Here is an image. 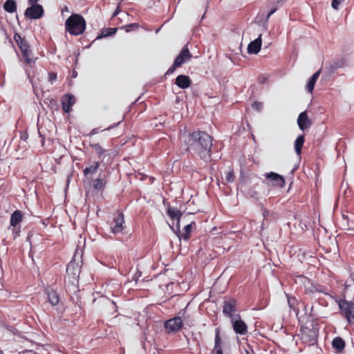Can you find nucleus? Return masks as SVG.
<instances>
[{
	"label": "nucleus",
	"instance_id": "4",
	"mask_svg": "<svg viewBox=\"0 0 354 354\" xmlns=\"http://www.w3.org/2000/svg\"><path fill=\"white\" fill-rule=\"evenodd\" d=\"M338 306L342 315L348 324H351L354 321V299L348 301L341 299L338 301Z\"/></svg>",
	"mask_w": 354,
	"mask_h": 354
},
{
	"label": "nucleus",
	"instance_id": "12",
	"mask_svg": "<svg viewBox=\"0 0 354 354\" xmlns=\"http://www.w3.org/2000/svg\"><path fill=\"white\" fill-rule=\"evenodd\" d=\"M167 214L171 219L176 221V227H171V228L172 229L173 232L176 235H180V217L182 216L181 212L176 208L169 207L167 209Z\"/></svg>",
	"mask_w": 354,
	"mask_h": 354
},
{
	"label": "nucleus",
	"instance_id": "36",
	"mask_svg": "<svg viewBox=\"0 0 354 354\" xmlns=\"http://www.w3.org/2000/svg\"><path fill=\"white\" fill-rule=\"evenodd\" d=\"M125 265H126V261L121 258L119 260V263H118V270L122 274H124V272H128L127 269H126V268H125Z\"/></svg>",
	"mask_w": 354,
	"mask_h": 354
},
{
	"label": "nucleus",
	"instance_id": "28",
	"mask_svg": "<svg viewBox=\"0 0 354 354\" xmlns=\"http://www.w3.org/2000/svg\"><path fill=\"white\" fill-rule=\"evenodd\" d=\"M118 30L117 28H106L101 30L100 33L96 37L95 40L101 39L112 35H114Z\"/></svg>",
	"mask_w": 354,
	"mask_h": 354
},
{
	"label": "nucleus",
	"instance_id": "18",
	"mask_svg": "<svg viewBox=\"0 0 354 354\" xmlns=\"http://www.w3.org/2000/svg\"><path fill=\"white\" fill-rule=\"evenodd\" d=\"M100 166V162H93V164H91L89 166L86 167L83 169V174L84 176L87 179V180H92V175L95 174L97 169H99Z\"/></svg>",
	"mask_w": 354,
	"mask_h": 354
},
{
	"label": "nucleus",
	"instance_id": "57",
	"mask_svg": "<svg viewBox=\"0 0 354 354\" xmlns=\"http://www.w3.org/2000/svg\"><path fill=\"white\" fill-rule=\"evenodd\" d=\"M68 12V8L67 6H65L64 8H62V12Z\"/></svg>",
	"mask_w": 354,
	"mask_h": 354
},
{
	"label": "nucleus",
	"instance_id": "48",
	"mask_svg": "<svg viewBox=\"0 0 354 354\" xmlns=\"http://www.w3.org/2000/svg\"><path fill=\"white\" fill-rule=\"evenodd\" d=\"M28 138V134L27 132L21 131L20 132V139L22 141L26 142Z\"/></svg>",
	"mask_w": 354,
	"mask_h": 354
},
{
	"label": "nucleus",
	"instance_id": "41",
	"mask_svg": "<svg viewBox=\"0 0 354 354\" xmlns=\"http://www.w3.org/2000/svg\"><path fill=\"white\" fill-rule=\"evenodd\" d=\"M178 67L179 66L174 62L173 64L168 68L165 75L172 74Z\"/></svg>",
	"mask_w": 354,
	"mask_h": 354
},
{
	"label": "nucleus",
	"instance_id": "60",
	"mask_svg": "<svg viewBox=\"0 0 354 354\" xmlns=\"http://www.w3.org/2000/svg\"><path fill=\"white\" fill-rule=\"evenodd\" d=\"M159 30H160V28L157 29L156 32H158L159 31Z\"/></svg>",
	"mask_w": 354,
	"mask_h": 354
},
{
	"label": "nucleus",
	"instance_id": "62",
	"mask_svg": "<svg viewBox=\"0 0 354 354\" xmlns=\"http://www.w3.org/2000/svg\"><path fill=\"white\" fill-rule=\"evenodd\" d=\"M180 0L178 1V2L180 1Z\"/></svg>",
	"mask_w": 354,
	"mask_h": 354
},
{
	"label": "nucleus",
	"instance_id": "15",
	"mask_svg": "<svg viewBox=\"0 0 354 354\" xmlns=\"http://www.w3.org/2000/svg\"><path fill=\"white\" fill-rule=\"evenodd\" d=\"M75 103V98L71 93L65 94L62 98V109L65 113H70Z\"/></svg>",
	"mask_w": 354,
	"mask_h": 354
},
{
	"label": "nucleus",
	"instance_id": "44",
	"mask_svg": "<svg viewBox=\"0 0 354 354\" xmlns=\"http://www.w3.org/2000/svg\"><path fill=\"white\" fill-rule=\"evenodd\" d=\"M262 209V212H263V216L264 218V219L266 218V217L269 216H272L274 215V213H270L269 210H268L267 209H266L264 207H262L261 208Z\"/></svg>",
	"mask_w": 354,
	"mask_h": 354
},
{
	"label": "nucleus",
	"instance_id": "33",
	"mask_svg": "<svg viewBox=\"0 0 354 354\" xmlns=\"http://www.w3.org/2000/svg\"><path fill=\"white\" fill-rule=\"evenodd\" d=\"M288 304L289 307L292 309L294 311L298 310L297 308V306L298 305V300L295 297H291L288 295H286Z\"/></svg>",
	"mask_w": 354,
	"mask_h": 354
},
{
	"label": "nucleus",
	"instance_id": "9",
	"mask_svg": "<svg viewBox=\"0 0 354 354\" xmlns=\"http://www.w3.org/2000/svg\"><path fill=\"white\" fill-rule=\"evenodd\" d=\"M47 301L53 306L55 307V309L59 313H63L64 308L62 304L59 303V297L57 292L51 289L46 290Z\"/></svg>",
	"mask_w": 354,
	"mask_h": 354
},
{
	"label": "nucleus",
	"instance_id": "53",
	"mask_svg": "<svg viewBox=\"0 0 354 354\" xmlns=\"http://www.w3.org/2000/svg\"><path fill=\"white\" fill-rule=\"evenodd\" d=\"M39 0H28V4L29 6H33V5H39L37 3V1H39Z\"/></svg>",
	"mask_w": 354,
	"mask_h": 354
},
{
	"label": "nucleus",
	"instance_id": "11",
	"mask_svg": "<svg viewBox=\"0 0 354 354\" xmlns=\"http://www.w3.org/2000/svg\"><path fill=\"white\" fill-rule=\"evenodd\" d=\"M183 326V320L180 315L174 317V318L166 320L164 322V327L169 333H176Z\"/></svg>",
	"mask_w": 354,
	"mask_h": 354
},
{
	"label": "nucleus",
	"instance_id": "20",
	"mask_svg": "<svg viewBox=\"0 0 354 354\" xmlns=\"http://www.w3.org/2000/svg\"><path fill=\"white\" fill-rule=\"evenodd\" d=\"M66 273L68 275L72 276L74 279H76L80 273L79 263L75 261H71L66 266Z\"/></svg>",
	"mask_w": 354,
	"mask_h": 354
},
{
	"label": "nucleus",
	"instance_id": "47",
	"mask_svg": "<svg viewBox=\"0 0 354 354\" xmlns=\"http://www.w3.org/2000/svg\"><path fill=\"white\" fill-rule=\"evenodd\" d=\"M277 10V7H274V8H271V10L268 12V14L266 15V19H265V21L266 23L268 21V19L270 18V17L273 15Z\"/></svg>",
	"mask_w": 354,
	"mask_h": 354
},
{
	"label": "nucleus",
	"instance_id": "42",
	"mask_svg": "<svg viewBox=\"0 0 354 354\" xmlns=\"http://www.w3.org/2000/svg\"><path fill=\"white\" fill-rule=\"evenodd\" d=\"M57 73L55 72H49L48 73V81L49 82H50L52 84H53V82L57 80Z\"/></svg>",
	"mask_w": 354,
	"mask_h": 354
},
{
	"label": "nucleus",
	"instance_id": "32",
	"mask_svg": "<svg viewBox=\"0 0 354 354\" xmlns=\"http://www.w3.org/2000/svg\"><path fill=\"white\" fill-rule=\"evenodd\" d=\"M21 55L27 64L30 65L32 63H35V60L32 56V53L30 49L28 50L21 51Z\"/></svg>",
	"mask_w": 354,
	"mask_h": 354
},
{
	"label": "nucleus",
	"instance_id": "40",
	"mask_svg": "<svg viewBox=\"0 0 354 354\" xmlns=\"http://www.w3.org/2000/svg\"><path fill=\"white\" fill-rule=\"evenodd\" d=\"M269 78L268 75H261L257 78V82L260 84H265Z\"/></svg>",
	"mask_w": 354,
	"mask_h": 354
},
{
	"label": "nucleus",
	"instance_id": "39",
	"mask_svg": "<svg viewBox=\"0 0 354 354\" xmlns=\"http://www.w3.org/2000/svg\"><path fill=\"white\" fill-rule=\"evenodd\" d=\"M252 107L253 109L260 111L263 108V104L261 102L255 101L252 104Z\"/></svg>",
	"mask_w": 354,
	"mask_h": 354
},
{
	"label": "nucleus",
	"instance_id": "22",
	"mask_svg": "<svg viewBox=\"0 0 354 354\" xmlns=\"http://www.w3.org/2000/svg\"><path fill=\"white\" fill-rule=\"evenodd\" d=\"M89 181L90 183L92 185L93 188L97 191L104 190L106 185V181L105 178H102L101 174H100L96 179H92L91 180Z\"/></svg>",
	"mask_w": 354,
	"mask_h": 354
},
{
	"label": "nucleus",
	"instance_id": "34",
	"mask_svg": "<svg viewBox=\"0 0 354 354\" xmlns=\"http://www.w3.org/2000/svg\"><path fill=\"white\" fill-rule=\"evenodd\" d=\"M311 302H312V306L310 308L311 310H313V302H318L319 304L322 306H328V303L326 301V299L322 298V297H318V295L315 298H314L313 301H311Z\"/></svg>",
	"mask_w": 354,
	"mask_h": 354
},
{
	"label": "nucleus",
	"instance_id": "30",
	"mask_svg": "<svg viewBox=\"0 0 354 354\" xmlns=\"http://www.w3.org/2000/svg\"><path fill=\"white\" fill-rule=\"evenodd\" d=\"M17 3L15 0H6L3 3V9L8 13H14L17 11Z\"/></svg>",
	"mask_w": 354,
	"mask_h": 354
},
{
	"label": "nucleus",
	"instance_id": "14",
	"mask_svg": "<svg viewBox=\"0 0 354 354\" xmlns=\"http://www.w3.org/2000/svg\"><path fill=\"white\" fill-rule=\"evenodd\" d=\"M192 57V55L189 52L187 45H185L174 62L180 67Z\"/></svg>",
	"mask_w": 354,
	"mask_h": 354
},
{
	"label": "nucleus",
	"instance_id": "3",
	"mask_svg": "<svg viewBox=\"0 0 354 354\" xmlns=\"http://www.w3.org/2000/svg\"><path fill=\"white\" fill-rule=\"evenodd\" d=\"M304 287L306 298L310 299L311 301H313V299L319 294L330 295L328 288L326 286L312 281L308 278L305 279Z\"/></svg>",
	"mask_w": 354,
	"mask_h": 354
},
{
	"label": "nucleus",
	"instance_id": "23",
	"mask_svg": "<svg viewBox=\"0 0 354 354\" xmlns=\"http://www.w3.org/2000/svg\"><path fill=\"white\" fill-rule=\"evenodd\" d=\"M221 339L220 337L219 328L215 329V339H214V347L212 351V354H223V349L221 347Z\"/></svg>",
	"mask_w": 354,
	"mask_h": 354
},
{
	"label": "nucleus",
	"instance_id": "6",
	"mask_svg": "<svg viewBox=\"0 0 354 354\" xmlns=\"http://www.w3.org/2000/svg\"><path fill=\"white\" fill-rule=\"evenodd\" d=\"M237 306V301L234 298L225 299L223 302V313L225 316L230 318V320L236 317V312Z\"/></svg>",
	"mask_w": 354,
	"mask_h": 354
},
{
	"label": "nucleus",
	"instance_id": "45",
	"mask_svg": "<svg viewBox=\"0 0 354 354\" xmlns=\"http://www.w3.org/2000/svg\"><path fill=\"white\" fill-rule=\"evenodd\" d=\"M142 276V272L137 269L136 273L133 274L132 277V280L135 281L136 283L138 281L139 278Z\"/></svg>",
	"mask_w": 354,
	"mask_h": 354
},
{
	"label": "nucleus",
	"instance_id": "19",
	"mask_svg": "<svg viewBox=\"0 0 354 354\" xmlns=\"http://www.w3.org/2000/svg\"><path fill=\"white\" fill-rule=\"evenodd\" d=\"M176 85L181 89L188 88L192 84L191 78L186 75H179L176 78Z\"/></svg>",
	"mask_w": 354,
	"mask_h": 354
},
{
	"label": "nucleus",
	"instance_id": "38",
	"mask_svg": "<svg viewBox=\"0 0 354 354\" xmlns=\"http://www.w3.org/2000/svg\"><path fill=\"white\" fill-rule=\"evenodd\" d=\"M138 27H139V24L138 23H132V24H129L125 26L124 28H125V31L127 32H129L131 31L133 29L138 28Z\"/></svg>",
	"mask_w": 354,
	"mask_h": 354
},
{
	"label": "nucleus",
	"instance_id": "52",
	"mask_svg": "<svg viewBox=\"0 0 354 354\" xmlns=\"http://www.w3.org/2000/svg\"><path fill=\"white\" fill-rule=\"evenodd\" d=\"M186 308H187V306H185V308L184 309H183L180 311H179L178 315H180V317H184V315H185V311H186ZM183 319L185 320V317H183Z\"/></svg>",
	"mask_w": 354,
	"mask_h": 354
},
{
	"label": "nucleus",
	"instance_id": "37",
	"mask_svg": "<svg viewBox=\"0 0 354 354\" xmlns=\"http://www.w3.org/2000/svg\"><path fill=\"white\" fill-rule=\"evenodd\" d=\"M21 227L20 225H18L17 227H12V235H13V239H16L17 237H19L20 236V233H21Z\"/></svg>",
	"mask_w": 354,
	"mask_h": 354
},
{
	"label": "nucleus",
	"instance_id": "24",
	"mask_svg": "<svg viewBox=\"0 0 354 354\" xmlns=\"http://www.w3.org/2000/svg\"><path fill=\"white\" fill-rule=\"evenodd\" d=\"M332 346L337 353H342L345 348L346 343L341 337H336L332 341Z\"/></svg>",
	"mask_w": 354,
	"mask_h": 354
},
{
	"label": "nucleus",
	"instance_id": "31",
	"mask_svg": "<svg viewBox=\"0 0 354 354\" xmlns=\"http://www.w3.org/2000/svg\"><path fill=\"white\" fill-rule=\"evenodd\" d=\"M90 146L94 149L96 154L97 155V156L99 157V158H102V160H104V156H103V154L106 151V150H104L101 146L100 144L98 143H91L90 144Z\"/></svg>",
	"mask_w": 354,
	"mask_h": 354
},
{
	"label": "nucleus",
	"instance_id": "50",
	"mask_svg": "<svg viewBox=\"0 0 354 354\" xmlns=\"http://www.w3.org/2000/svg\"><path fill=\"white\" fill-rule=\"evenodd\" d=\"M248 348L245 349L246 354H255L253 348L250 344H248Z\"/></svg>",
	"mask_w": 354,
	"mask_h": 354
},
{
	"label": "nucleus",
	"instance_id": "13",
	"mask_svg": "<svg viewBox=\"0 0 354 354\" xmlns=\"http://www.w3.org/2000/svg\"><path fill=\"white\" fill-rule=\"evenodd\" d=\"M312 326H313L312 325ZM301 338L310 345H313L317 342V330L314 327L312 329L306 328L301 333Z\"/></svg>",
	"mask_w": 354,
	"mask_h": 354
},
{
	"label": "nucleus",
	"instance_id": "29",
	"mask_svg": "<svg viewBox=\"0 0 354 354\" xmlns=\"http://www.w3.org/2000/svg\"><path fill=\"white\" fill-rule=\"evenodd\" d=\"M305 142V136L304 134L297 136L295 141V150L297 155L300 156L301 153L302 147Z\"/></svg>",
	"mask_w": 354,
	"mask_h": 354
},
{
	"label": "nucleus",
	"instance_id": "43",
	"mask_svg": "<svg viewBox=\"0 0 354 354\" xmlns=\"http://www.w3.org/2000/svg\"><path fill=\"white\" fill-rule=\"evenodd\" d=\"M248 194L251 198H254V199H258L259 194L254 189H249Z\"/></svg>",
	"mask_w": 354,
	"mask_h": 354
},
{
	"label": "nucleus",
	"instance_id": "59",
	"mask_svg": "<svg viewBox=\"0 0 354 354\" xmlns=\"http://www.w3.org/2000/svg\"><path fill=\"white\" fill-rule=\"evenodd\" d=\"M263 225H264V223H263H263H262V224H261V229H263Z\"/></svg>",
	"mask_w": 354,
	"mask_h": 354
},
{
	"label": "nucleus",
	"instance_id": "55",
	"mask_svg": "<svg viewBox=\"0 0 354 354\" xmlns=\"http://www.w3.org/2000/svg\"><path fill=\"white\" fill-rule=\"evenodd\" d=\"M286 1L287 0H274L276 3H277V4H282V3H285Z\"/></svg>",
	"mask_w": 354,
	"mask_h": 354
},
{
	"label": "nucleus",
	"instance_id": "25",
	"mask_svg": "<svg viewBox=\"0 0 354 354\" xmlns=\"http://www.w3.org/2000/svg\"><path fill=\"white\" fill-rule=\"evenodd\" d=\"M14 39L17 42L21 52L23 50H28L30 49V46L25 38L22 37L19 33H15Z\"/></svg>",
	"mask_w": 354,
	"mask_h": 354
},
{
	"label": "nucleus",
	"instance_id": "17",
	"mask_svg": "<svg viewBox=\"0 0 354 354\" xmlns=\"http://www.w3.org/2000/svg\"><path fill=\"white\" fill-rule=\"evenodd\" d=\"M297 124L300 130L305 131L308 128H309L311 125V122L308 117L307 113L306 111L299 113L297 118Z\"/></svg>",
	"mask_w": 354,
	"mask_h": 354
},
{
	"label": "nucleus",
	"instance_id": "54",
	"mask_svg": "<svg viewBox=\"0 0 354 354\" xmlns=\"http://www.w3.org/2000/svg\"><path fill=\"white\" fill-rule=\"evenodd\" d=\"M120 6H118L113 14V17L117 16L120 13Z\"/></svg>",
	"mask_w": 354,
	"mask_h": 354
},
{
	"label": "nucleus",
	"instance_id": "35",
	"mask_svg": "<svg viewBox=\"0 0 354 354\" xmlns=\"http://www.w3.org/2000/svg\"><path fill=\"white\" fill-rule=\"evenodd\" d=\"M225 174V180L228 183H233L235 180V176L233 169H230Z\"/></svg>",
	"mask_w": 354,
	"mask_h": 354
},
{
	"label": "nucleus",
	"instance_id": "7",
	"mask_svg": "<svg viewBox=\"0 0 354 354\" xmlns=\"http://www.w3.org/2000/svg\"><path fill=\"white\" fill-rule=\"evenodd\" d=\"M24 15L29 19H39L44 15V10L41 5L30 6L26 9Z\"/></svg>",
	"mask_w": 354,
	"mask_h": 354
},
{
	"label": "nucleus",
	"instance_id": "49",
	"mask_svg": "<svg viewBox=\"0 0 354 354\" xmlns=\"http://www.w3.org/2000/svg\"><path fill=\"white\" fill-rule=\"evenodd\" d=\"M3 327L8 330V331H10L12 333H13L14 334L15 333V330H17L13 326L9 325V324H3Z\"/></svg>",
	"mask_w": 354,
	"mask_h": 354
},
{
	"label": "nucleus",
	"instance_id": "8",
	"mask_svg": "<svg viewBox=\"0 0 354 354\" xmlns=\"http://www.w3.org/2000/svg\"><path fill=\"white\" fill-rule=\"evenodd\" d=\"M232 328L236 334L245 335L248 333V326L245 322L241 319V315L236 314V317L231 320Z\"/></svg>",
	"mask_w": 354,
	"mask_h": 354
},
{
	"label": "nucleus",
	"instance_id": "51",
	"mask_svg": "<svg viewBox=\"0 0 354 354\" xmlns=\"http://www.w3.org/2000/svg\"><path fill=\"white\" fill-rule=\"evenodd\" d=\"M99 128H94L93 129L90 133H88V136H93L95 134H97L98 132H99Z\"/></svg>",
	"mask_w": 354,
	"mask_h": 354
},
{
	"label": "nucleus",
	"instance_id": "46",
	"mask_svg": "<svg viewBox=\"0 0 354 354\" xmlns=\"http://www.w3.org/2000/svg\"><path fill=\"white\" fill-rule=\"evenodd\" d=\"M124 118V116H123V118H122V119L121 120H120L117 123H114L113 124H111L109 127H108L107 128L104 129L103 131H109V130H111V129H114L115 127H118L122 122Z\"/></svg>",
	"mask_w": 354,
	"mask_h": 354
},
{
	"label": "nucleus",
	"instance_id": "10",
	"mask_svg": "<svg viewBox=\"0 0 354 354\" xmlns=\"http://www.w3.org/2000/svg\"><path fill=\"white\" fill-rule=\"evenodd\" d=\"M125 227L124 214L122 212H118V215L113 218V225L111 226V232L114 234L123 233Z\"/></svg>",
	"mask_w": 354,
	"mask_h": 354
},
{
	"label": "nucleus",
	"instance_id": "21",
	"mask_svg": "<svg viewBox=\"0 0 354 354\" xmlns=\"http://www.w3.org/2000/svg\"><path fill=\"white\" fill-rule=\"evenodd\" d=\"M24 214L21 210H15L10 219V227H17L19 225L20 223L23 221Z\"/></svg>",
	"mask_w": 354,
	"mask_h": 354
},
{
	"label": "nucleus",
	"instance_id": "58",
	"mask_svg": "<svg viewBox=\"0 0 354 354\" xmlns=\"http://www.w3.org/2000/svg\"><path fill=\"white\" fill-rule=\"evenodd\" d=\"M297 167H294V169L292 170V173L294 172V171L297 169Z\"/></svg>",
	"mask_w": 354,
	"mask_h": 354
},
{
	"label": "nucleus",
	"instance_id": "56",
	"mask_svg": "<svg viewBox=\"0 0 354 354\" xmlns=\"http://www.w3.org/2000/svg\"><path fill=\"white\" fill-rule=\"evenodd\" d=\"M77 76V73L75 71H73L72 73V78H75Z\"/></svg>",
	"mask_w": 354,
	"mask_h": 354
},
{
	"label": "nucleus",
	"instance_id": "2",
	"mask_svg": "<svg viewBox=\"0 0 354 354\" xmlns=\"http://www.w3.org/2000/svg\"><path fill=\"white\" fill-rule=\"evenodd\" d=\"M86 22L80 14H72L65 21L66 30L71 35H80L86 30Z\"/></svg>",
	"mask_w": 354,
	"mask_h": 354
},
{
	"label": "nucleus",
	"instance_id": "26",
	"mask_svg": "<svg viewBox=\"0 0 354 354\" xmlns=\"http://www.w3.org/2000/svg\"><path fill=\"white\" fill-rule=\"evenodd\" d=\"M196 223L194 221H192L191 223L187 224L185 225L183 228V232L181 233L180 235H176L179 240L183 239L185 241H187L190 239V234L192 231L193 225H195Z\"/></svg>",
	"mask_w": 354,
	"mask_h": 354
},
{
	"label": "nucleus",
	"instance_id": "27",
	"mask_svg": "<svg viewBox=\"0 0 354 354\" xmlns=\"http://www.w3.org/2000/svg\"><path fill=\"white\" fill-rule=\"evenodd\" d=\"M319 75H320V71H317L309 78V80L307 82V84H306V87L307 92H308V93L313 92L315 85L316 84V82L319 77Z\"/></svg>",
	"mask_w": 354,
	"mask_h": 354
},
{
	"label": "nucleus",
	"instance_id": "16",
	"mask_svg": "<svg viewBox=\"0 0 354 354\" xmlns=\"http://www.w3.org/2000/svg\"><path fill=\"white\" fill-rule=\"evenodd\" d=\"M261 36L262 35L260 34L257 38L249 43L248 46V53L249 54L256 55L260 51L262 45Z\"/></svg>",
	"mask_w": 354,
	"mask_h": 354
},
{
	"label": "nucleus",
	"instance_id": "61",
	"mask_svg": "<svg viewBox=\"0 0 354 354\" xmlns=\"http://www.w3.org/2000/svg\"><path fill=\"white\" fill-rule=\"evenodd\" d=\"M3 83H4V82H3L2 84H0V85H1V86H3Z\"/></svg>",
	"mask_w": 354,
	"mask_h": 354
},
{
	"label": "nucleus",
	"instance_id": "1",
	"mask_svg": "<svg viewBox=\"0 0 354 354\" xmlns=\"http://www.w3.org/2000/svg\"><path fill=\"white\" fill-rule=\"evenodd\" d=\"M212 140L213 138L205 131L190 132L183 138V151L198 156L205 162L211 161Z\"/></svg>",
	"mask_w": 354,
	"mask_h": 354
},
{
	"label": "nucleus",
	"instance_id": "5",
	"mask_svg": "<svg viewBox=\"0 0 354 354\" xmlns=\"http://www.w3.org/2000/svg\"><path fill=\"white\" fill-rule=\"evenodd\" d=\"M265 178L262 180V183L268 187H274L283 188L285 186V178L282 175L274 171H270L263 174Z\"/></svg>",
	"mask_w": 354,
	"mask_h": 354
}]
</instances>
